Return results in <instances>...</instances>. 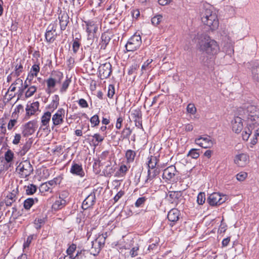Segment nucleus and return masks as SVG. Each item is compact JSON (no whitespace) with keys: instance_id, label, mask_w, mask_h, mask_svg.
<instances>
[{"instance_id":"15","label":"nucleus","mask_w":259,"mask_h":259,"mask_svg":"<svg viewBox=\"0 0 259 259\" xmlns=\"http://www.w3.org/2000/svg\"><path fill=\"white\" fill-rule=\"evenodd\" d=\"M53 75L57 77V79L50 77L47 80V84L48 89L54 88L57 82H60L63 78V75L62 72L59 71H55Z\"/></svg>"},{"instance_id":"64","label":"nucleus","mask_w":259,"mask_h":259,"mask_svg":"<svg viewBox=\"0 0 259 259\" xmlns=\"http://www.w3.org/2000/svg\"><path fill=\"white\" fill-rule=\"evenodd\" d=\"M123 121V119L122 117H119L117 119L116 123V127L117 129H120L122 126V122Z\"/></svg>"},{"instance_id":"49","label":"nucleus","mask_w":259,"mask_h":259,"mask_svg":"<svg viewBox=\"0 0 259 259\" xmlns=\"http://www.w3.org/2000/svg\"><path fill=\"white\" fill-rule=\"evenodd\" d=\"M162 19V16L160 15H156L153 17L151 19L152 23L154 25H157L159 24Z\"/></svg>"},{"instance_id":"38","label":"nucleus","mask_w":259,"mask_h":259,"mask_svg":"<svg viewBox=\"0 0 259 259\" xmlns=\"http://www.w3.org/2000/svg\"><path fill=\"white\" fill-rule=\"evenodd\" d=\"M27 90L25 92V96L26 98H30L32 97L34 94L36 92L37 87L35 85H29L27 88Z\"/></svg>"},{"instance_id":"45","label":"nucleus","mask_w":259,"mask_h":259,"mask_svg":"<svg viewBox=\"0 0 259 259\" xmlns=\"http://www.w3.org/2000/svg\"><path fill=\"white\" fill-rule=\"evenodd\" d=\"M34 199L31 198H28L24 202V207L26 209H29L34 204Z\"/></svg>"},{"instance_id":"11","label":"nucleus","mask_w":259,"mask_h":259,"mask_svg":"<svg viewBox=\"0 0 259 259\" xmlns=\"http://www.w3.org/2000/svg\"><path fill=\"white\" fill-rule=\"evenodd\" d=\"M99 76L101 79L108 78L111 73V65L107 62L100 65L99 67Z\"/></svg>"},{"instance_id":"62","label":"nucleus","mask_w":259,"mask_h":259,"mask_svg":"<svg viewBox=\"0 0 259 259\" xmlns=\"http://www.w3.org/2000/svg\"><path fill=\"white\" fill-rule=\"evenodd\" d=\"M124 193L123 191H119L114 197V201L117 202L124 195Z\"/></svg>"},{"instance_id":"2","label":"nucleus","mask_w":259,"mask_h":259,"mask_svg":"<svg viewBox=\"0 0 259 259\" xmlns=\"http://www.w3.org/2000/svg\"><path fill=\"white\" fill-rule=\"evenodd\" d=\"M197 47L208 57L216 55L220 51L218 42L206 34H201L196 39Z\"/></svg>"},{"instance_id":"44","label":"nucleus","mask_w":259,"mask_h":259,"mask_svg":"<svg viewBox=\"0 0 259 259\" xmlns=\"http://www.w3.org/2000/svg\"><path fill=\"white\" fill-rule=\"evenodd\" d=\"M71 82V80L69 78H67L63 82L61 86V88L60 89V92L61 93H64L66 91L67 88H68L69 84Z\"/></svg>"},{"instance_id":"25","label":"nucleus","mask_w":259,"mask_h":259,"mask_svg":"<svg viewBox=\"0 0 259 259\" xmlns=\"http://www.w3.org/2000/svg\"><path fill=\"white\" fill-rule=\"evenodd\" d=\"M70 172L73 175H77L81 178L84 176V172L81 165L77 163L72 164L70 168Z\"/></svg>"},{"instance_id":"9","label":"nucleus","mask_w":259,"mask_h":259,"mask_svg":"<svg viewBox=\"0 0 259 259\" xmlns=\"http://www.w3.org/2000/svg\"><path fill=\"white\" fill-rule=\"evenodd\" d=\"M65 111L63 108H59L52 117V121L54 126H58L64 122Z\"/></svg>"},{"instance_id":"63","label":"nucleus","mask_w":259,"mask_h":259,"mask_svg":"<svg viewBox=\"0 0 259 259\" xmlns=\"http://www.w3.org/2000/svg\"><path fill=\"white\" fill-rule=\"evenodd\" d=\"M123 134L125 137H129L132 134V130L129 127H126L123 130Z\"/></svg>"},{"instance_id":"46","label":"nucleus","mask_w":259,"mask_h":259,"mask_svg":"<svg viewBox=\"0 0 259 259\" xmlns=\"http://www.w3.org/2000/svg\"><path fill=\"white\" fill-rule=\"evenodd\" d=\"M187 155L191 157L192 158L197 159L199 157L200 154L199 153L197 152V149H192L189 151Z\"/></svg>"},{"instance_id":"10","label":"nucleus","mask_w":259,"mask_h":259,"mask_svg":"<svg viewBox=\"0 0 259 259\" xmlns=\"http://www.w3.org/2000/svg\"><path fill=\"white\" fill-rule=\"evenodd\" d=\"M226 200L224 196H222L219 193L210 194L207 198V202L211 206L220 205Z\"/></svg>"},{"instance_id":"7","label":"nucleus","mask_w":259,"mask_h":259,"mask_svg":"<svg viewBox=\"0 0 259 259\" xmlns=\"http://www.w3.org/2000/svg\"><path fill=\"white\" fill-rule=\"evenodd\" d=\"M60 184L59 179L55 178L52 180L44 183L39 186V191L41 193L46 192H52V189Z\"/></svg>"},{"instance_id":"18","label":"nucleus","mask_w":259,"mask_h":259,"mask_svg":"<svg viewBox=\"0 0 259 259\" xmlns=\"http://www.w3.org/2000/svg\"><path fill=\"white\" fill-rule=\"evenodd\" d=\"M86 30L88 33V36L90 38L94 37L95 33L98 29L99 25L94 21L85 22Z\"/></svg>"},{"instance_id":"57","label":"nucleus","mask_w":259,"mask_h":259,"mask_svg":"<svg viewBox=\"0 0 259 259\" xmlns=\"http://www.w3.org/2000/svg\"><path fill=\"white\" fill-rule=\"evenodd\" d=\"M32 239H33L32 235H30V236H28V237L27 238L26 241L24 243V244H23V247L24 249L29 247Z\"/></svg>"},{"instance_id":"60","label":"nucleus","mask_w":259,"mask_h":259,"mask_svg":"<svg viewBox=\"0 0 259 259\" xmlns=\"http://www.w3.org/2000/svg\"><path fill=\"white\" fill-rule=\"evenodd\" d=\"M93 137L95 139L96 141L98 142V143L96 144L97 145L99 143L102 142L104 139V137L101 136L99 134H95Z\"/></svg>"},{"instance_id":"54","label":"nucleus","mask_w":259,"mask_h":259,"mask_svg":"<svg viewBox=\"0 0 259 259\" xmlns=\"http://www.w3.org/2000/svg\"><path fill=\"white\" fill-rule=\"evenodd\" d=\"M135 122V125L138 127V128H142V120L141 118V116H139V114L138 113L137 116L136 117V119L134 120Z\"/></svg>"},{"instance_id":"33","label":"nucleus","mask_w":259,"mask_h":259,"mask_svg":"<svg viewBox=\"0 0 259 259\" xmlns=\"http://www.w3.org/2000/svg\"><path fill=\"white\" fill-rule=\"evenodd\" d=\"M8 119V115L6 114H5L3 117L0 118V128L1 129V133L4 135L6 134L7 132L6 125Z\"/></svg>"},{"instance_id":"26","label":"nucleus","mask_w":259,"mask_h":259,"mask_svg":"<svg viewBox=\"0 0 259 259\" xmlns=\"http://www.w3.org/2000/svg\"><path fill=\"white\" fill-rule=\"evenodd\" d=\"M14 63L15 70L12 72L14 74L15 77H18L23 70L24 61L20 59H17Z\"/></svg>"},{"instance_id":"43","label":"nucleus","mask_w":259,"mask_h":259,"mask_svg":"<svg viewBox=\"0 0 259 259\" xmlns=\"http://www.w3.org/2000/svg\"><path fill=\"white\" fill-rule=\"evenodd\" d=\"M205 201V195L204 192H200L197 197V202L199 205H202Z\"/></svg>"},{"instance_id":"56","label":"nucleus","mask_w":259,"mask_h":259,"mask_svg":"<svg viewBox=\"0 0 259 259\" xmlns=\"http://www.w3.org/2000/svg\"><path fill=\"white\" fill-rule=\"evenodd\" d=\"M114 88L113 85H109L108 87V97L112 98L114 95Z\"/></svg>"},{"instance_id":"24","label":"nucleus","mask_w":259,"mask_h":259,"mask_svg":"<svg viewBox=\"0 0 259 259\" xmlns=\"http://www.w3.org/2000/svg\"><path fill=\"white\" fill-rule=\"evenodd\" d=\"M52 117V114L50 111L45 112L41 117V125L40 127V129L42 127H45L43 129H48L49 123L51 121Z\"/></svg>"},{"instance_id":"14","label":"nucleus","mask_w":259,"mask_h":259,"mask_svg":"<svg viewBox=\"0 0 259 259\" xmlns=\"http://www.w3.org/2000/svg\"><path fill=\"white\" fill-rule=\"evenodd\" d=\"M18 189L17 187L7 195L4 200L6 206H11L18 199Z\"/></svg>"},{"instance_id":"21","label":"nucleus","mask_w":259,"mask_h":259,"mask_svg":"<svg viewBox=\"0 0 259 259\" xmlns=\"http://www.w3.org/2000/svg\"><path fill=\"white\" fill-rule=\"evenodd\" d=\"M95 194L94 193H91L83 201L82 208L83 209H87L92 206L95 202Z\"/></svg>"},{"instance_id":"42","label":"nucleus","mask_w":259,"mask_h":259,"mask_svg":"<svg viewBox=\"0 0 259 259\" xmlns=\"http://www.w3.org/2000/svg\"><path fill=\"white\" fill-rule=\"evenodd\" d=\"M31 146V143L27 142L22 147L20 151V154L21 156L24 155L26 152L30 149Z\"/></svg>"},{"instance_id":"31","label":"nucleus","mask_w":259,"mask_h":259,"mask_svg":"<svg viewBox=\"0 0 259 259\" xmlns=\"http://www.w3.org/2000/svg\"><path fill=\"white\" fill-rule=\"evenodd\" d=\"M40 67L38 64H34L30 70V73L29 74L27 80H29V83L32 80V78L33 76H37L38 73L39 72Z\"/></svg>"},{"instance_id":"22","label":"nucleus","mask_w":259,"mask_h":259,"mask_svg":"<svg viewBox=\"0 0 259 259\" xmlns=\"http://www.w3.org/2000/svg\"><path fill=\"white\" fill-rule=\"evenodd\" d=\"M177 172L176 167L173 165L168 166L165 168L163 172V178L168 180H171L174 177Z\"/></svg>"},{"instance_id":"5","label":"nucleus","mask_w":259,"mask_h":259,"mask_svg":"<svg viewBox=\"0 0 259 259\" xmlns=\"http://www.w3.org/2000/svg\"><path fill=\"white\" fill-rule=\"evenodd\" d=\"M141 44V36L139 34H135L128 39L125 47L127 52H133L138 49Z\"/></svg>"},{"instance_id":"29","label":"nucleus","mask_w":259,"mask_h":259,"mask_svg":"<svg viewBox=\"0 0 259 259\" xmlns=\"http://www.w3.org/2000/svg\"><path fill=\"white\" fill-rule=\"evenodd\" d=\"M130 168V165L129 164H126L122 163L118 171L116 172V176L118 177H124L128 171L129 168Z\"/></svg>"},{"instance_id":"40","label":"nucleus","mask_w":259,"mask_h":259,"mask_svg":"<svg viewBox=\"0 0 259 259\" xmlns=\"http://www.w3.org/2000/svg\"><path fill=\"white\" fill-rule=\"evenodd\" d=\"M168 194V196L169 198H171L170 201H171L172 203L176 202L181 196L180 191H169Z\"/></svg>"},{"instance_id":"61","label":"nucleus","mask_w":259,"mask_h":259,"mask_svg":"<svg viewBox=\"0 0 259 259\" xmlns=\"http://www.w3.org/2000/svg\"><path fill=\"white\" fill-rule=\"evenodd\" d=\"M78 104L82 108H87L88 107L87 102L83 99H81L78 101Z\"/></svg>"},{"instance_id":"37","label":"nucleus","mask_w":259,"mask_h":259,"mask_svg":"<svg viewBox=\"0 0 259 259\" xmlns=\"http://www.w3.org/2000/svg\"><path fill=\"white\" fill-rule=\"evenodd\" d=\"M251 75L252 79L257 82H259V65L252 67L251 69Z\"/></svg>"},{"instance_id":"55","label":"nucleus","mask_w":259,"mask_h":259,"mask_svg":"<svg viewBox=\"0 0 259 259\" xmlns=\"http://www.w3.org/2000/svg\"><path fill=\"white\" fill-rule=\"evenodd\" d=\"M76 248V246L74 244H72L67 249V253L68 255H72V253L75 251Z\"/></svg>"},{"instance_id":"19","label":"nucleus","mask_w":259,"mask_h":259,"mask_svg":"<svg viewBox=\"0 0 259 259\" xmlns=\"http://www.w3.org/2000/svg\"><path fill=\"white\" fill-rule=\"evenodd\" d=\"M39 104L38 102H34L30 104H27L26 107V117L33 115L39 109Z\"/></svg>"},{"instance_id":"27","label":"nucleus","mask_w":259,"mask_h":259,"mask_svg":"<svg viewBox=\"0 0 259 259\" xmlns=\"http://www.w3.org/2000/svg\"><path fill=\"white\" fill-rule=\"evenodd\" d=\"M160 173L159 167L154 168L153 169L148 168L147 179L145 180L146 183H149L152 181Z\"/></svg>"},{"instance_id":"53","label":"nucleus","mask_w":259,"mask_h":259,"mask_svg":"<svg viewBox=\"0 0 259 259\" xmlns=\"http://www.w3.org/2000/svg\"><path fill=\"white\" fill-rule=\"evenodd\" d=\"M139 249V247L138 246H135L132 248V249L130 250V254L132 257H135L138 255V250Z\"/></svg>"},{"instance_id":"59","label":"nucleus","mask_w":259,"mask_h":259,"mask_svg":"<svg viewBox=\"0 0 259 259\" xmlns=\"http://www.w3.org/2000/svg\"><path fill=\"white\" fill-rule=\"evenodd\" d=\"M21 138V136L20 134H16L14 136V138L13 140V144L14 145H17L19 143Z\"/></svg>"},{"instance_id":"23","label":"nucleus","mask_w":259,"mask_h":259,"mask_svg":"<svg viewBox=\"0 0 259 259\" xmlns=\"http://www.w3.org/2000/svg\"><path fill=\"white\" fill-rule=\"evenodd\" d=\"M180 211L176 208L171 209L167 214L168 220L171 222L170 226H173L174 223L178 221L179 219Z\"/></svg>"},{"instance_id":"17","label":"nucleus","mask_w":259,"mask_h":259,"mask_svg":"<svg viewBox=\"0 0 259 259\" xmlns=\"http://www.w3.org/2000/svg\"><path fill=\"white\" fill-rule=\"evenodd\" d=\"M29 80H26L24 82V84H23V82L22 79L20 78H17L15 81L13 83V84L17 87L18 88V92L17 94L18 96H21L24 90L27 89L28 87V84L27 83V81L29 82Z\"/></svg>"},{"instance_id":"50","label":"nucleus","mask_w":259,"mask_h":259,"mask_svg":"<svg viewBox=\"0 0 259 259\" xmlns=\"http://www.w3.org/2000/svg\"><path fill=\"white\" fill-rule=\"evenodd\" d=\"M90 121L92 124L93 125V126H95L98 125L100 122L98 116L97 115H95L92 116L90 119Z\"/></svg>"},{"instance_id":"28","label":"nucleus","mask_w":259,"mask_h":259,"mask_svg":"<svg viewBox=\"0 0 259 259\" xmlns=\"http://www.w3.org/2000/svg\"><path fill=\"white\" fill-rule=\"evenodd\" d=\"M223 51L227 55L231 56L234 53L233 44L231 40L228 38L226 41L224 42L223 47Z\"/></svg>"},{"instance_id":"3","label":"nucleus","mask_w":259,"mask_h":259,"mask_svg":"<svg viewBox=\"0 0 259 259\" xmlns=\"http://www.w3.org/2000/svg\"><path fill=\"white\" fill-rule=\"evenodd\" d=\"M201 18L202 23L210 30L218 29L219 24L218 16L211 6L207 5L204 7L201 13Z\"/></svg>"},{"instance_id":"1","label":"nucleus","mask_w":259,"mask_h":259,"mask_svg":"<svg viewBox=\"0 0 259 259\" xmlns=\"http://www.w3.org/2000/svg\"><path fill=\"white\" fill-rule=\"evenodd\" d=\"M238 113L246 121V126L242 133V138L248 140L252 131L259 126V107L254 105H248L244 108H240Z\"/></svg>"},{"instance_id":"58","label":"nucleus","mask_w":259,"mask_h":259,"mask_svg":"<svg viewBox=\"0 0 259 259\" xmlns=\"http://www.w3.org/2000/svg\"><path fill=\"white\" fill-rule=\"evenodd\" d=\"M146 201V198L144 197L139 198L135 203V206L137 207H140Z\"/></svg>"},{"instance_id":"8","label":"nucleus","mask_w":259,"mask_h":259,"mask_svg":"<svg viewBox=\"0 0 259 259\" xmlns=\"http://www.w3.org/2000/svg\"><path fill=\"white\" fill-rule=\"evenodd\" d=\"M37 127V122L35 120L29 121L24 125L22 131L24 137L29 136L34 133Z\"/></svg>"},{"instance_id":"35","label":"nucleus","mask_w":259,"mask_h":259,"mask_svg":"<svg viewBox=\"0 0 259 259\" xmlns=\"http://www.w3.org/2000/svg\"><path fill=\"white\" fill-rule=\"evenodd\" d=\"M125 156L126 159V163L130 164L134 161L136 156V152L133 150H128L126 151Z\"/></svg>"},{"instance_id":"39","label":"nucleus","mask_w":259,"mask_h":259,"mask_svg":"<svg viewBox=\"0 0 259 259\" xmlns=\"http://www.w3.org/2000/svg\"><path fill=\"white\" fill-rule=\"evenodd\" d=\"M14 158V153L10 149L8 150L5 154V159L8 163L12 164Z\"/></svg>"},{"instance_id":"48","label":"nucleus","mask_w":259,"mask_h":259,"mask_svg":"<svg viewBox=\"0 0 259 259\" xmlns=\"http://www.w3.org/2000/svg\"><path fill=\"white\" fill-rule=\"evenodd\" d=\"M80 44L78 40H77V39H75L73 40L72 43V51L73 53L76 54L78 52L80 48Z\"/></svg>"},{"instance_id":"47","label":"nucleus","mask_w":259,"mask_h":259,"mask_svg":"<svg viewBox=\"0 0 259 259\" xmlns=\"http://www.w3.org/2000/svg\"><path fill=\"white\" fill-rule=\"evenodd\" d=\"M17 123L18 121L17 119H11L8 123V130L9 131L12 130L14 128V127L17 125Z\"/></svg>"},{"instance_id":"52","label":"nucleus","mask_w":259,"mask_h":259,"mask_svg":"<svg viewBox=\"0 0 259 259\" xmlns=\"http://www.w3.org/2000/svg\"><path fill=\"white\" fill-rule=\"evenodd\" d=\"M247 176V174L245 172H241L236 175V179L239 181H244Z\"/></svg>"},{"instance_id":"51","label":"nucleus","mask_w":259,"mask_h":259,"mask_svg":"<svg viewBox=\"0 0 259 259\" xmlns=\"http://www.w3.org/2000/svg\"><path fill=\"white\" fill-rule=\"evenodd\" d=\"M187 110L188 112L194 114L196 112V108L193 104H189L187 106Z\"/></svg>"},{"instance_id":"20","label":"nucleus","mask_w":259,"mask_h":259,"mask_svg":"<svg viewBox=\"0 0 259 259\" xmlns=\"http://www.w3.org/2000/svg\"><path fill=\"white\" fill-rule=\"evenodd\" d=\"M60 28L61 30H65L69 23V16L65 12H61L59 14Z\"/></svg>"},{"instance_id":"16","label":"nucleus","mask_w":259,"mask_h":259,"mask_svg":"<svg viewBox=\"0 0 259 259\" xmlns=\"http://www.w3.org/2000/svg\"><path fill=\"white\" fill-rule=\"evenodd\" d=\"M56 35V27L55 24H51L48 27L45 34L47 41L50 43L53 42L55 39Z\"/></svg>"},{"instance_id":"34","label":"nucleus","mask_w":259,"mask_h":259,"mask_svg":"<svg viewBox=\"0 0 259 259\" xmlns=\"http://www.w3.org/2000/svg\"><path fill=\"white\" fill-rule=\"evenodd\" d=\"M66 204V200L62 198L60 196L59 199L57 200L53 204L52 207L55 210L61 209Z\"/></svg>"},{"instance_id":"32","label":"nucleus","mask_w":259,"mask_h":259,"mask_svg":"<svg viewBox=\"0 0 259 259\" xmlns=\"http://www.w3.org/2000/svg\"><path fill=\"white\" fill-rule=\"evenodd\" d=\"M59 97L57 95H55L52 97V100L51 103L48 106V108L51 110L54 111L56 109L59 104Z\"/></svg>"},{"instance_id":"13","label":"nucleus","mask_w":259,"mask_h":259,"mask_svg":"<svg viewBox=\"0 0 259 259\" xmlns=\"http://www.w3.org/2000/svg\"><path fill=\"white\" fill-rule=\"evenodd\" d=\"M245 120L243 117L240 116H235L232 121V130L236 133H239L243 129L242 120Z\"/></svg>"},{"instance_id":"41","label":"nucleus","mask_w":259,"mask_h":259,"mask_svg":"<svg viewBox=\"0 0 259 259\" xmlns=\"http://www.w3.org/2000/svg\"><path fill=\"white\" fill-rule=\"evenodd\" d=\"M26 193L27 195H32L36 191V187L33 184H30L26 187Z\"/></svg>"},{"instance_id":"30","label":"nucleus","mask_w":259,"mask_h":259,"mask_svg":"<svg viewBox=\"0 0 259 259\" xmlns=\"http://www.w3.org/2000/svg\"><path fill=\"white\" fill-rule=\"evenodd\" d=\"M111 37L109 33H103L101 36V49H105Z\"/></svg>"},{"instance_id":"4","label":"nucleus","mask_w":259,"mask_h":259,"mask_svg":"<svg viewBox=\"0 0 259 259\" xmlns=\"http://www.w3.org/2000/svg\"><path fill=\"white\" fill-rule=\"evenodd\" d=\"M16 171L21 178H26L33 171V167L29 160H26L21 162L16 168Z\"/></svg>"},{"instance_id":"36","label":"nucleus","mask_w":259,"mask_h":259,"mask_svg":"<svg viewBox=\"0 0 259 259\" xmlns=\"http://www.w3.org/2000/svg\"><path fill=\"white\" fill-rule=\"evenodd\" d=\"M158 162V159L156 156H151L149 158V160L148 161V168L153 169L154 168L158 167L156 166V165Z\"/></svg>"},{"instance_id":"12","label":"nucleus","mask_w":259,"mask_h":259,"mask_svg":"<svg viewBox=\"0 0 259 259\" xmlns=\"http://www.w3.org/2000/svg\"><path fill=\"white\" fill-rule=\"evenodd\" d=\"M234 160L235 163L238 166L244 167L248 163L249 157L246 153H240L235 156Z\"/></svg>"},{"instance_id":"6","label":"nucleus","mask_w":259,"mask_h":259,"mask_svg":"<svg viewBox=\"0 0 259 259\" xmlns=\"http://www.w3.org/2000/svg\"><path fill=\"white\" fill-rule=\"evenodd\" d=\"M195 143L196 144L205 149L210 148L213 145V142L210 137L207 135L201 136L198 138H196L195 139Z\"/></svg>"}]
</instances>
